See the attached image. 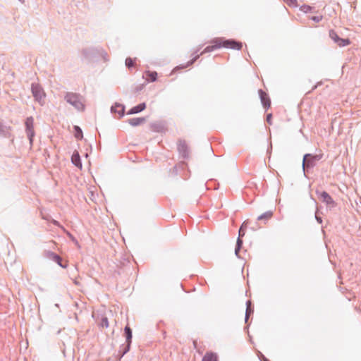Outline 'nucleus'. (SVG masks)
<instances>
[{
	"mask_svg": "<svg viewBox=\"0 0 361 361\" xmlns=\"http://www.w3.org/2000/svg\"><path fill=\"white\" fill-rule=\"evenodd\" d=\"M65 98L67 102L73 105L77 109L82 110L84 109L83 99L80 95L75 93H68Z\"/></svg>",
	"mask_w": 361,
	"mask_h": 361,
	"instance_id": "1",
	"label": "nucleus"
},
{
	"mask_svg": "<svg viewBox=\"0 0 361 361\" xmlns=\"http://www.w3.org/2000/svg\"><path fill=\"white\" fill-rule=\"evenodd\" d=\"M25 126L27 130V136L30 142L32 141L34 137V120L32 117H28L25 121Z\"/></svg>",
	"mask_w": 361,
	"mask_h": 361,
	"instance_id": "2",
	"label": "nucleus"
},
{
	"mask_svg": "<svg viewBox=\"0 0 361 361\" xmlns=\"http://www.w3.org/2000/svg\"><path fill=\"white\" fill-rule=\"evenodd\" d=\"M46 256L56 262L59 266H61L63 268H66L68 267V262L66 261L64 263H62V259L60 256L57 255L56 254L48 251L46 252Z\"/></svg>",
	"mask_w": 361,
	"mask_h": 361,
	"instance_id": "3",
	"label": "nucleus"
},
{
	"mask_svg": "<svg viewBox=\"0 0 361 361\" xmlns=\"http://www.w3.org/2000/svg\"><path fill=\"white\" fill-rule=\"evenodd\" d=\"M32 92L35 99L39 102H42L45 96L42 89L37 85H33L32 86Z\"/></svg>",
	"mask_w": 361,
	"mask_h": 361,
	"instance_id": "4",
	"label": "nucleus"
},
{
	"mask_svg": "<svg viewBox=\"0 0 361 361\" xmlns=\"http://www.w3.org/2000/svg\"><path fill=\"white\" fill-rule=\"evenodd\" d=\"M319 198L329 207H334L336 205L331 197L326 192H321L319 193Z\"/></svg>",
	"mask_w": 361,
	"mask_h": 361,
	"instance_id": "5",
	"label": "nucleus"
},
{
	"mask_svg": "<svg viewBox=\"0 0 361 361\" xmlns=\"http://www.w3.org/2000/svg\"><path fill=\"white\" fill-rule=\"evenodd\" d=\"M319 157L318 156H312L310 154H307L304 156L302 166L309 168L314 165L315 160H318Z\"/></svg>",
	"mask_w": 361,
	"mask_h": 361,
	"instance_id": "6",
	"label": "nucleus"
},
{
	"mask_svg": "<svg viewBox=\"0 0 361 361\" xmlns=\"http://www.w3.org/2000/svg\"><path fill=\"white\" fill-rule=\"evenodd\" d=\"M212 43L214 45H241L240 43H238L234 40H226L224 38H215L212 40Z\"/></svg>",
	"mask_w": 361,
	"mask_h": 361,
	"instance_id": "7",
	"label": "nucleus"
},
{
	"mask_svg": "<svg viewBox=\"0 0 361 361\" xmlns=\"http://www.w3.org/2000/svg\"><path fill=\"white\" fill-rule=\"evenodd\" d=\"M245 235V230H243V226H241L239 230V236L237 240V245L235 250V252L236 255H238L239 250L243 245V240H241V238Z\"/></svg>",
	"mask_w": 361,
	"mask_h": 361,
	"instance_id": "8",
	"label": "nucleus"
},
{
	"mask_svg": "<svg viewBox=\"0 0 361 361\" xmlns=\"http://www.w3.org/2000/svg\"><path fill=\"white\" fill-rule=\"evenodd\" d=\"M259 94L261 102H262V104L265 107H269L271 105V102H270L269 97L267 95V94L266 92H263L262 90H260L259 91Z\"/></svg>",
	"mask_w": 361,
	"mask_h": 361,
	"instance_id": "9",
	"label": "nucleus"
},
{
	"mask_svg": "<svg viewBox=\"0 0 361 361\" xmlns=\"http://www.w3.org/2000/svg\"><path fill=\"white\" fill-rule=\"evenodd\" d=\"M72 163L78 167L79 169H82V163L80 161V155L78 152H74L71 157Z\"/></svg>",
	"mask_w": 361,
	"mask_h": 361,
	"instance_id": "10",
	"label": "nucleus"
},
{
	"mask_svg": "<svg viewBox=\"0 0 361 361\" xmlns=\"http://www.w3.org/2000/svg\"><path fill=\"white\" fill-rule=\"evenodd\" d=\"M329 37L334 40V42L335 43H340V42L343 44H349L350 43L348 40L340 39L338 37L337 34L334 30H331L329 32Z\"/></svg>",
	"mask_w": 361,
	"mask_h": 361,
	"instance_id": "11",
	"label": "nucleus"
},
{
	"mask_svg": "<svg viewBox=\"0 0 361 361\" xmlns=\"http://www.w3.org/2000/svg\"><path fill=\"white\" fill-rule=\"evenodd\" d=\"M146 108L145 103H142L138 104L137 106H135L130 109V111L128 112V114H133L139 113L142 111H143Z\"/></svg>",
	"mask_w": 361,
	"mask_h": 361,
	"instance_id": "12",
	"label": "nucleus"
},
{
	"mask_svg": "<svg viewBox=\"0 0 361 361\" xmlns=\"http://www.w3.org/2000/svg\"><path fill=\"white\" fill-rule=\"evenodd\" d=\"M145 122V118H133L128 120V123L132 126H140Z\"/></svg>",
	"mask_w": 361,
	"mask_h": 361,
	"instance_id": "13",
	"label": "nucleus"
},
{
	"mask_svg": "<svg viewBox=\"0 0 361 361\" xmlns=\"http://www.w3.org/2000/svg\"><path fill=\"white\" fill-rule=\"evenodd\" d=\"M125 334H126V341L128 343L126 351H128L130 348V345L131 339H132V331H131L130 328L128 326H126V328H125Z\"/></svg>",
	"mask_w": 361,
	"mask_h": 361,
	"instance_id": "14",
	"label": "nucleus"
},
{
	"mask_svg": "<svg viewBox=\"0 0 361 361\" xmlns=\"http://www.w3.org/2000/svg\"><path fill=\"white\" fill-rule=\"evenodd\" d=\"M145 75L148 81L154 82L157 80V73L155 71H146Z\"/></svg>",
	"mask_w": 361,
	"mask_h": 361,
	"instance_id": "15",
	"label": "nucleus"
},
{
	"mask_svg": "<svg viewBox=\"0 0 361 361\" xmlns=\"http://www.w3.org/2000/svg\"><path fill=\"white\" fill-rule=\"evenodd\" d=\"M202 361H218L217 356L213 353H207Z\"/></svg>",
	"mask_w": 361,
	"mask_h": 361,
	"instance_id": "16",
	"label": "nucleus"
},
{
	"mask_svg": "<svg viewBox=\"0 0 361 361\" xmlns=\"http://www.w3.org/2000/svg\"><path fill=\"white\" fill-rule=\"evenodd\" d=\"M111 111L116 112L120 116H122L124 112V107L121 104H115L111 107Z\"/></svg>",
	"mask_w": 361,
	"mask_h": 361,
	"instance_id": "17",
	"label": "nucleus"
},
{
	"mask_svg": "<svg viewBox=\"0 0 361 361\" xmlns=\"http://www.w3.org/2000/svg\"><path fill=\"white\" fill-rule=\"evenodd\" d=\"M273 216V212L271 211H268L263 214L260 215L258 217V220H269Z\"/></svg>",
	"mask_w": 361,
	"mask_h": 361,
	"instance_id": "18",
	"label": "nucleus"
},
{
	"mask_svg": "<svg viewBox=\"0 0 361 361\" xmlns=\"http://www.w3.org/2000/svg\"><path fill=\"white\" fill-rule=\"evenodd\" d=\"M74 133H75V136L76 138H78V139L82 138V132L81 129L77 126H74Z\"/></svg>",
	"mask_w": 361,
	"mask_h": 361,
	"instance_id": "19",
	"label": "nucleus"
},
{
	"mask_svg": "<svg viewBox=\"0 0 361 361\" xmlns=\"http://www.w3.org/2000/svg\"><path fill=\"white\" fill-rule=\"evenodd\" d=\"M135 59H133L131 58H127L126 59V66L128 67V68L133 67L134 66V61H135Z\"/></svg>",
	"mask_w": 361,
	"mask_h": 361,
	"instance_id": "20",
	"label": "nucleus"
},
{
	"mask_svg": "<svg viewBox=\"0 0 361 361\" xmlns=\"http://www.w3.org/2000/svg\"><path fill=\"white\" fill-rule=\"evenodd\" d=\"M300 11H302L303 13H308L310 11H311L312 10V7L310 6H308V5H303L300 7Z\"/></svg>",
	"mask_w": 361,
	"mask_h": 361,
	"instance_id": "21",
	"label": "nucleus"
},
{
	"mask_svg": "<svg viewBox=\"0 0 361 361\" xmlns=\"http://www.w3.org/2000/svg\"><path fill=\"white\" fill-rule=\"evenodd\" d=\"M198 57H199V55H197V56H196L195 57H194V59H192V60H191V61H190V63H188L186 66H181V67L178 66V67L175 68L173 69V71H176L177 69H178V68H185L188 67V66H190V65L192 64V63H193V62H194V61H195Z\"/></svg>",
	"mask_w": 361,
	"mask_h": 361,
	"instance_id": "22",
	"label": "nucleus"
},
{
	"mask_svg": "<svg viewBox=\"0 0 361 361\" xmlns=\"http://www.w3.org/2000/svg\"><path fill=\"white\" fill-rule=\"evenodd\" d=\"M287 4L290 6L296 7L297 0H285Z\"/></svg>",
	"mask_w": 361,
	"mask_h": 361,
	"instance_id": "23",
	"label": "nucleus"
},
{
	"mask_svg": "<svg viewBox=\"0 0 361 361\" xmlns=\"http://www.w3.org/2000/svg\"><path fill=\"white\" fill-rule=\"evenodd\" d=\"M101 325L102 327L105 328H107L109 326V322L106 317L102 318Z\"/></svg>",
	"mask_w": 361,
	"mask_h": 361,
	"instance_id": "24",
	"label": "nucleus"
},
{
	"mask_svg": "<svg viewBox=\"0 0 361 361\" xmlns=\"http://www.w3.org/2000/svg\"><path fill=\"white\" fill-rule=\"evenodd\" d=\"M322 16L320 15L317 16H312L311 17V19L316 23H319L322 20Z\"/></svg>",
	"mask_w": 361,
	"mask_h": 361,
	"instance_id": "25",
	"label": "nucleus"
},
{
	"mask_svg": "<svg viewBox=\"0 0 361 361\" xmlns=\"http://www.w3.org/2000/svg\"><path fill=\"white\" fill-rule=\"evenodd\" d=\"M271 120H272V115L271 114H269L267 115V121L269 123V124H271Z\"/></svg>",
	"mask_w": 361,
	"mask_h": 361,
	"instance_id": "26",
	"label": "nucleus"
},
{
	"mask_svg": "<svg viewBox=\"0 0 361 361\" xmlns=\"http://www.w3.org/2000/svg\"><path fill=\"white\" fill-rule=\"evenodd\" d=\"M242 226H243V230L245 229L246 226H247V224L245 222H244Z\"/></svg>",
	"mask_w": 361,
	"mask_h": 361,
	"instance_id": "27",
	"label": "nucleus"
},
{
	"mask_svg": "<svg viewBox=\"0 0 361 361\" xmlns=\"http://www.w3.org/2000/svg\"><path fill=\"white\" fill-rule=\"evenodd\" d=\"M53 223H54L55 225H56V226H59V222H58V221H53Z\"/></svg>",
	"mask_w": 361,
	"mask_h": 361,
	"instance_id": "28",
	"label": "nucleus"
},
{
	"mask_svg": "<svg viewBox=\"0 0 361 361\" xmlns=\"http://www.w3.org/2000/svg\"><path fill=\"white\" fill-rule=\"evenodd\" d=\"M66 233L69 236H71V234L69 232L66 231Z\"/></svg>",
	"mask_w": 361,
	"mask_h": 361,
	"instance_id": "29",
	"label": "nucleus"
},
{
	"mask_svg": "<svg viewBox=\"0 0 361 361\" xmlns=\"http://www.w3.org/2000/svg\"><path fill=\"white\" fill-rule=\"evenodd\" d=\"M264 361H267V360H264Z\"/></svg>",
	"mask_w": 361,
	"mask_h": 361,
	"instance_id": "30",
	"label": "nucleus"
}]
</instances>
